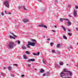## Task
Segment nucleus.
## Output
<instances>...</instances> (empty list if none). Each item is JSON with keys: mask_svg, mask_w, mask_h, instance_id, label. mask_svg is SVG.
I'll list each match as a JSON object with an SVG mask.
<instances>
[{"mask_svg": "<svg viewBox=\"0 0 78 78\" xmlns=\"http://www.w3.org/2000/svg\"><path fill=\"white\" fill-rule=\"evenodd\" d=\"M16 46V44H14V43L13 42L10 41L8 45V48L9 49H12Z\"/></svg>", "mask_w": 78, "mask_h": 78, "instance_id": "f257e3e1", "label": "nucleus"}, {"mask_svg": "<svg viewBox=\"0 0 78 78\" xmlns=\"http://www.w3.org/2000/svg\"><path fill=\"white\" fill-rule=\"evenodd\" d=\"M28 44L27 45V46L28 48H30V47L29 45H31V46H32V47H34L35 45V43L30 41H28Z\"/></svg>", "mask_w": 78, "mask_h": 78, "instance_id": "f03ea898", "label": "nucleus"}, {"mask_svg": "<svg viewBox=\"0 0 78 78\" xmlns=\"http://www.w3.org/2000/svg\"><path fill=\"white\" fill-rule=\"evenodd\" d=\"M4 5L7 8L9 7V1H5L4 2Z\"/></svg>", "mask_w": 78, "mask_h": 78, "instance_id": "7ed1b4c3", "label": "nucleus"}, {"mask_svg": "<svg viewBox=\"0 0 78 78\" xmlns=\"http://www.w3.org/2000/svg\"><path fill=\"white\" fill-rule=\"evenodd\" d=\"M77 12V11L75 9H74L73 14V16L74 17H76V16H77V13H76Z\"/></svg>", "mask_w": 78, "mask_h": 78, "instance_id": "20e7f679", "label": "nucleus"}, {"mask_svg": "<svg viewBox=\"0 0 78 78\" xmlns=\"http://www.w3.org/2000/svg\"><path fill=\"white\" fill-rule=\"evenodd\" d=\"M66 73H64V71H62V72H61L60 74V77H62L64 76H65Z\"/></svg>", "mask_w": 78, "mask_h": 78, "instance_id": "39448f33", "label": "nucleus"}, {"mask_svg": "<svg viewBox=\"0 0 78 78\" xmlns=\"http://www.w3.org/2000/svg\"><path fill=\"white\" fill-rule=\"evenodd\" d=\"M39 27H44V28H47V26L44 25V24L43 23H41V25H38Z\"/></svg>", "mask_w": 78, "mask_h": 78, "instance_id": "423d86ee", "label": "nucleus"}, {"mask_svg": "<svg viewBox=\"0 0 78 78\" xmlns=\"http://www.w3.org/2000/svg\"><path fill=\"white\" fill-rule=\"evenodd\" d=\"M35 61V59L34 58H32L30 59H29L27 60V62H34Z\"/></svg>", "mask_w": 78, "mask_h": 78, "instance_id": "0eeeda50", "label": "nucleus"}, {"mask_svg": "<svg viewBox=\"0 0 78 78\" xmlns=\"http://www.w3.org/2000/svg\"><path fill=\"white\" fill-rule=\"evenodd\" d=\"M46 76H50V71H47L46 73Z\"/></svg>", "mask_w": 78, "mask_h": 78, "instance_id": "6e6552de", "label": "nucleus"}, {"mask_svg": "<svg viewBox=\"0 0 78 78\" xmlns=\"http://www.w3.org/2000/svg\"><path fill=\"white\" fill-rule=\"evenodd\" d=\"M29 20L28 19H25L23 20V22L24 23H26L27 22H28Z\"/></svg>", "mask_w": 78, "mask_h": 78, "instance_id": "1a4fd4ad", "label": "nucleus"}, {"mask_svg": "<svg viewBox=\"0 0 78 78\" xmlns=\"http://www.w3.org/2000/svg\"><path fill=\"white\" fill-rule=\"evenodd\" d=\"M42 61L43 63H44V64H45V63L46 62V61H45V59H44V58H42Z\"/></svg>", "mask_w": 78, "mask_h": 78, "instance_id": "9d476101", "label": "nucleus"}, {"mask_svg": "<svg viewBox=\"0 0 78 78\" xmlns=\"http://www.w3.org/2000/svg\"><path fill=\"white\" fill-rule=\"evenodd\" d=\"M40 54V53L39 52H38L37 53H33V55H34L35 56H36L37 55H39Z\"/></svg>", "mask_w": 78, "mask_h": 78, "instance_id": "9b49d317", "label": "nucleus"}, {"mask_svg": "<svg viewBox=\"0 0 78 78\" xmlns=\"http://www.w3.org/2000/svg\"><path fill=\"white\" fill-rule=\"evenodd\" d=\"M68 73H69V74L70 76H72V72L69 71H68Z\"/></svg>", "mask_w": 78, "mask_h": 78, "instance_id": "f8f14e48", "label": "nucleus"}, {"mask_svg": "<svg viewBox=\"0 0 78 78\" xmlns=\"http://www.w3.org/2000/svg\"><path fill=\"white\" fill-rule=\"evenodd\" d=\"M45 72V70H44L43 69H41L40 71V73H44Z\"/></svg>", "mask_w": 78, "mask_h": 78, "instance_id": "ddd939ff", "label": "nucleus"}, {"mask_svg": "<svg viewBox=\"0 0 78 78\" xmlns=\"http://www.w3.org/2000/svg\"><path fill=\"white\" fill-rule=\"evenodd\" d=\"M63 70L64 71L63 72H64V73H65V72H69V71L67 70L66 69H63Z\"/></svg>", "mask_w": 78, "mask_h": 78, "instance_id": "4468645a", "label": "nucleus"}, {"mask_svg": "<svg viewBox=\"0 0 78 78\" xmlns=\"http://www.w3.org/2000/svg\"><path fill=\"white\" fill-rule=\"evenodd\" d=\"M59 64L60 66H63V65H64V62H60L59 63Z\"/></svg>", "mask_w": 78, "mask_h": 78, "instance_id": "2eb2a0df", "label": "nucleus"}, {"mask_svg": "<svg viewBox=\"0 0 78 78\" xmlns=\"http://www.w3.org/2000/svg\"><path fill=\"white\" fill-rule=\"evenodd\" d=\"M61 27L62 28H63V30H64V31H66V28H65V27H64V26H63V25L61 26Z\"/></svg>", "mask_w": 78, "mask_h": 78, "instance_id": "dca6fc26", "label": "nucleus"}, {"mask_svg": "<svg viewBox=\"0 0 78 78\" xmlns=\"http://www.w3.org/2000/svg\"><path fill=\"white\" fill-rule=\"evenodd\" d=\"M8 69L9 70H11V69H12V67H11V66H9L7 67Z\"/></svg>", "mask_w": 78, "mask_h": 78, "instance_id": "f3484780", "label": "nucleus"}, {"mask_svg": "<svg viewBox=\"0 0 78 78\" xmlns=\"http://www.w3.org/2000/svg\"><path fill=\"white\" fill-rule=\"evenodd\" d=\"M63 37L64 39H67V37L66 36L63 35Z\"/></svg>", "mask_w": 78, "mask_h": 78, "instance_id": "a211bd4d", "label": "nucleus"}, {"mask_svg": "<svg viewBox=\"0 0 78 78\" xmlns=\"http://www.w3.org/2000/svg\"><path fill=\"white\" fill-rule=\"evenodd\" d=\"M22 49H23V50H25V49H26V48H26V47L25 46H23L22 47Z\"/></svg>", "mask_w": 78, "mask_h": 78, "instance_id": "6ab92c4d", "label": "nucleus"}, {"mask_svg": "<svg viewBox=\"0 0 78 78\" xmlns=\"http://www.w3.org/2000/svg\"><path fill=\"white\" fill-rule=\"evenodd\" d=\"M31 41H32V42H33V41H34L35 42V43H37V42L36 41V40L32 39L31 40Z\"/></svg>", "mask_w": 78, "mask_h": 78, "instance_id": "aec40b11", "label": "nucleus"}, {"mask_svg": "<svg viewBox=\"0 0 78 78\" xmlns=\"http://www.w3.org/2000/svg\"><path fill=\"white\" fill-rule=\"evenodd\" d=\"M10 34H12V35H13V36H14V37H17V36L15 35L14 34L12 33V32H10Z\"/></svg>", "mask_w": 78, "mask_h": 78, "instance_id": "412c9836", "label": "nucleus"}, {"mask_svg": "<svg viewBox=\"0 0 78 78\" xmlns=\"http://www.w3.org/2000/svg\"><path fill=\"white\" fill-rule=\"evenodd\" d=\"M67 23L69 26L71 24H72V23H71V22H68Z\"/></svg>", "mask_w": 78, "mask_h": 78, "instance_id": "4be33fe9", "label": "nucleus"}, {"mask_svg": "<svg viewBox=\"0 0 78 78\" xmlns=\"http://www.w3.org/2000/svg\"><path fill=\"white\" fill-rule=\"evenodd\" d=\"M26 53H27V55H30V52H29L28 51H27L26 52Z\"/></svg>", "mask_w": 78, "mask_h": 78, "instance_id": "5701e85b", "label": "nucleus"}, {"mask_svg": "<svg viewBox=\"0 0 78 78\" xmlns=\"http://www.w3.org/2000/svg\"><path fill=\"white\" fill-rule=\"evenodd\" d=\"M63 19V20H66V21H68V22H69V19Z\"/></svg>", "mask_w": 78, "mask_h": 78, "instance_id": "b1692460", "label": "nucleus"}, {"mask_svg": "<svg viewBox=\"0 0 78 78\" xmlns=\"http://www.w3.org/2000/svg\"><path fill=\"white\" fill-rule=\"evenodd\" d=\"M23 57L24 59H27V57H26V55H23Z\"/></svg>", "mask_w": 78, "mask_h": 78, "instance_id": "393cba45", "label": "nucleus"}, {"mask_svg": "<svg viewBox=\"0 0 78 78\" xmlns=\"http://www.w3.org/2000/svg\"><path fill=\"white\" fill-rule=\"evenodd\" d=\"M56 67H58V68H59V67H60V66H59L58 64H56L55 65Z\"/></svg>", "mask_w": 78, "mask_h": 78, "instance_id": "a878e982", "label": "nucleus"}, {"mask_svg": "<svg viewBox=\"0 0 78 78\" xmlns=\"http://www.w3.org/2000/svg\"><path fill=\"white\" fill-rule=\"evenodd\" d=\"M59 46H60V44H58L57 45V47H58V48L59 47Z\"/></svg>", "mask_w": 78, "mask_h": 78, "instance_id": "bb28decb", "label": "nucleus"}, {"mask_svg": "<svg viewBox=\"0 0 78 78\" xmlns=\"http://www.w3.org/2000/svg\"><path fill=\"white\" fill-rule=\"evenodd\" d=\"M59 20L60 22H62L63 21V19L62 18H60Z\"/></svg>", "mask_w": 78, "mask_h": 78, "instance_id": "cd10ccee", "label": "nucleus"}, {"mask_svg": "<svg viewBox=\"0 0 78 78\" xmlns=\"http://www.w3.org/2000/svg\"><path fill=\"white\" fill-rule=\"evenodd\" d=\"M17 43H18V44H20V41H17Z\"/></svg>", "mask_w": 78, "mask_h": 78, "instance_id": "c85d7f7f", "label": "nucleus"}, {"mask_svg": "<svg viewBox=\"0 0 78 78\" xmlns=\"http://www.w3.org/2000/svg\"><path fill=\"white\" fill-rule=\"evenodd\" d=\"M23 8L24 9V10L27 11V9L25 8V6L24 5L23 6Z\"/></svg>", "mask_w": 78, "mask_h": 78, "instance_id": "c756f323", "label": "nucleus"}, {"mask_svg": "<svg viewBox=\"0 0 78 78\" xmlns=\"http://www.w3.org/2000/svg\"><path fill=\"white\" fill-rule=\"evenodd\" d=\"M23 8L24 9V10L27 11V9L25 8V6L24 5L23 6Z\"/></svg>", "mask_w": 78, "mask_h": 78, "instance_id": "7c9ffc66", "label": "nucleus"}, {"mask_svg": "<svg viewBox=\"0 0 78 78\" xmlns=\"http://www.w3.org/2000/svg\"><path fill=\"white\" fill-rule=\"evenodd\" d=\"M52 53H56V52H55V50H52Z\"/></svg>", "mask_w": 78, "mask_h": 78, "instance_id": "2f4dec72", "label": "nucleus"}, {"mask_svg": "<svg viewBox=\"0 0 78 78\" xmlns=\"http://www.w3.org/2000/svg\"><path fill=\"white\" fill-rule=\"evenodd\" d=\"M46 76V73H44L43 74V76Z\"/></svg>", "mask_w": 78, "mask_h": 78, "instance_id": "473e14b6", "label": "nucleus"}, {"mask_svg": "<svg viewBox=\"0 0 78 78\" xmlns=\"http://www.w3.org/2000/svg\"><path fill=\"white\" fill-rule=\"evenodd\" d=\"M68 35L69 36H72V34H70V33H68Z\"/></svg>", "mask_w": 78, "mask_h": 78, "instance_id": "72a5a7b5", "label": "nucleus"}, {"mask_svg": "<svg viewBox=\"0 0 78 78\" xmlns=\"http://www.w3.org/2000/svg\"><path fill=\"white\" fill-rule=\"evenodd\" d=\"M13 66H16V67H17V64H14L13 65Z\"/></svg>", "mask_w": 78, "mask_h": 78, "instance_id": "f704fd0d", "label": "nucleus"}, {"mask_svg": "<svg viewBox=\"0 0 78 78\" xmlns=\"http://www.w3.org/2000/svg\"><path fill=\"white\" fill-rule=\"evenodd\" d=\"M53 42H51V43H50V45L51 46H52V45H53Z\"/></svg>", "mask_w": 78, "mask_h": 78, "instance_id": "c9c22d12", "label": "nucleus"}, {"mask_svg": "<svg viewBox=\"0 0 78 78\" xmlns=\"http://www.w3.org/2000/svg\"><path fill=\"white\" fill-rule=\"evenodd\" d=\"M1 15L2 16H4V13H3V12H1Z\"/></svg>", "mask_w": 78, "mask_h": 78, "instance_id": "e433bc0d", "label": "nucleus"}, {"mask_svg": "<svg viewBox=\"0 0 78 78\" xmlns=\"http://www.w3.org/2000/svg\"><path fill=\"white\" fill-rule=\"evenodd\" d=\"M70 48H71V49H72V46H70L68 48V50H69Z\"/></svg>", "mask_w": 78, "mask_h": 78, "instance_id": "4c0bfd02", "label": "nucleus"}, {"mask_svg": "<svg viewBox=\"0 0 78 78\" xmlns=\"http://www.w3.org/2000/svg\"><path fill=\"white\" fill-rule=\"evenodd\" d=\"M75 9H78V6H77L76 5H75Z\"/></svg>", "mask_w": 78, "mask_h": 78, "instance_id": "58836bf2", "label": "nucleus"}, {"mask_svg": "<svg viewBox=\"0 0 78 78\" xmlns=\"http://www.w3.org/2000/svg\"><path fill=\"white\" fill-rule=\"evenodd\" d=\"M9 37L10 38V39H12V36L11 35Z\"/></svg>", "mask_w": 78, "mask_h": 78, "instance_id": "ea45409f", "label": "nucleus"}, {"mask_svg": "<svg viewBox=\"0 0 78 78\" xmlns=\"http://www.w3.org/2000/svg\"><path fill=\"white\" fill-rule=\"evenodd\" d=\"M11 76L12 77H14V76L13 74H11Z\"/></svg>", "mask_w": 78, "mask_h": 78, "instance_id": "a19ab883", "label": "nucleus"}, {"mask_svg": "<svg viewBox=\"0 0 78 78\" xmlns=\"http://www.w3.org/2000/svg\"><path fill=\"white\" fill-rule=\"evenodd\" d=\"M68 16L69 17H72V15H68Z\"/></svg>", "mask_w": 78, "mask_h": 78, "instance_id": "79ce46f5", "label": "nucleus"}, {"mask_svg": "<svg viewBox=\"0 0 78 78\" xmlns=\"http://www.w3.org/2000/svg\"><path fill=\"white\" fill-rule=\"evenodd\" d=\"M76 30H77V31H78V27H76Z\"/></svg>", "mask_w": 78, "mask_h": 78, "instance_id": "37998d69", "label": "nucleus"}, {"mask_svg": "<svg viewBox=\"0 0 78 78\" xmlns=\"http://www.w3.org/2000/svg\"><path fill=\"white\" fill-rule=\"evenodd\" d=\"M52 31H53V32H54V33H55V32H56V31L55 30H52Z\"/></svg>", "mask_w": 78, "mask_h": 78, "instance_id": "c03bdc74", "label": "nucleus"}, {"mask_svg": "<svg viewBox=\"0 0 78 78\" xmlns=\"http://www.w3.org/2000/svg\"><path fill=\"white\" fill-rule=\"evenodd\" d=\"M28 66L29 67H31V65L30 64H28Z\"/></svg>", "mask_w": 78, "mask_h": 78, "instance_id": "a18cd8bd", "label": "nucleus"}, {"mask_svg": "<svg viewBox=\"0 0 78 78\" xmlns=\"http://www.w3.org/2000/svg\"><path fill=\"white\" fill-rule=\"evenodd\" d=\"M21 8V7L20 6H18V9H20Z\"/></svg>", "mask_w": 78, "mask_h": 78, "instance_id": "49530a36", "label": "nucleus"}, {"mask_svg": "<svg viewBox=\"0 0 78 78\" xmlns=\"http://www.w3.org/2000/svg\"><path fill=\"white\" fill-rule=\"evenodd\" d=\"M2 75H5V73H2Z\"/></svg>", "mask_w": 78, "mask_h": 78, "instance_id": "de8ad7c7", "label": "nucleus"}, {"mask_svg": "<svg viewBox=\"0 0 78 78\" xmlns=\"http://www.w3.org/2000/svg\"><path fill=\"white\" fill-rule=\"evenodd\" d=\"M68 31H69V32L70 31V30L69 29H68Z\"/></svg>", "mask_w": 78, "mask_h": 78, "instance_id": "09e8293b", "label": "nucleus"}, {"mask_svg": "<svg viewBox=\"0 0 78 78\" xmlns=\"http://www.w3.org/2000/svg\"><path fill=\"white\" fill-rule=\"evenodd\" d=\"M41 10H42V11H44V8H42Z\"/></svg>", "mask_w": 78, "mask_h": 78, "instance_id": "8fccbe9b", "label": "nucleus"}, {"mask_svg": "<svg viewBox=\"0 0 78 78\" xmlns=\"http://www.w3.org/2000/svg\"><path fill=\"white\" fill-rule=\"evenodd\" d=\"M48 41H50V39L48 38L47 39Z\"/></svg>", "mask_w": 78, "mask_h": 78, "instance_id": "3c124183", "label": "nucleus"}, {"mask_svg": "<svg viewBox=\"0 0 78 78\" xmlns=\"http://www.w3.org/2000/svg\"><path fill=\"white\" fill-rule=\"evenodd\" d=\"M25 76L24 75H21V76H22V77H23V76Z\"/></svg>", "mask_w": 78, "mask_h": 78, "instance_id": "603ef678", "label": "nucleus"}, {"mask_svg": "<svg viewBox=\"0 0 78 78\" xmlns=\"http://www.w3.org/2000/svg\"><path fill=\"white\" fill-rule=\"evenodd\" d=\"M39 2H41V1H42V0H38Z\"/></svg>", "mask_w": 78, "mask_h": 78, "instance_id": "864d4df0", "label": "nucleus"}, {"mask_svg": "<svg viewBox=\"0 0 78 78\" xmlns=\"http://www.w3.org/2000/svg\"><path fill=\"white\" fill-rule=\"evenodd\" d=\"M5 14H6V10H5Z\"/></svg>", "mask_w": 78, "mask_h": 78, "instance_id": "5fc2aeb1", "label": "nucleus"}, {"mask_svg": "<svg viewBox=\"0 0 78 78\" xmlns=\"http://www.w3.org/2000/svg\"><path fill=\"white\" fill-rule=\"evenodd\" d=\"M56 27H57L56 26H54L55 28H56Z\"/></svg>", "mask_w": 78, "mask_h": 78, "instance_id": "6e6d98bb", "label": "nucleus"}, {"mask_svg": "<svg viewBox=\"0 0 78 78\" xmlns=\"http://www.w3.org/2000/svg\"><path fill=\"white\" fill-rule=\"evenodd\" d=\"M70 6H71V5H68V6H69V7H70Z\"/></svg>", "mask_w": 78, "mask_h": 78, "instance_id": "4d7b16f0", "label": "nucleus"}, {"mask_svg": "<svg viewBox=\"0 0 78 78\" xmlns=\"http://www.w3.org/2000/svg\"><path fill=\"white\" fill-rule=\"evenodd\" d=\"M12 39H15V38L14 37H12Z\"/></svg>", "mask_w": 78, "mask_h": 78, "instance_id": "13d9d810", "label": "nucleus"}, {"mask_svg": "<svg viewBox=\"0 0 78 78\" xmlns=\"http://www.w3.org/2000/svg\"><path fill=\"white\" fill-rule=\"evenodd\" d=\"M9 14H11V13H10V12H9Z\"/></svg>", "mask_w": 78, "mask_h": 78, "instance_id": "bf43d9fd", "label": "nucleus"}, {"mask_svg": "<svg viewBox=\"0 0 78 78\" xmlns=\"http://www.w3.org/2000/svg\"><path fill=\"white\" fill-rule=\"evenodd\" d=\"M35 70H37V69H35Z\"/></svg>", "mask_w": 78, "mask_h": 78, "instance_id": "052dcab7", "label": "nucleus"}, {"mask_svg": "<svg viewBox=\"0 0 78 78\" xmlns=\"http://www.w3.org/2000/svg\"><path fill=\"white\" fill-rule=\"evenodd\" d=\"M66 66H69V64H66Z\"/></svg>", "mask_w": 78, "mask_h": 78, "instance_id": "680f3d73", "label": "nucleus"}, {"mask_svg": "<svg viewBox=\"0 0 78 78\" xmlns=\"http://www.w3.org/2000/svg\"><path fill=\"white\" fill-rule=\"evenodd\" d=\"M4 69H6V68L5 67H4Z\"/></svg>", "mask_w": 78, "mask_h": 78, "instance_id": "e2e57ef3", "label": "nucleus"}, {"mask_svg": "<svg viewBox=\"0 0 78 78\" xmlns=\"http://www.w3.org/2000/svg\"><path fill=\"white\" fill-rule=\"evenodd\" d=\"M62 78H67V77H62Z\"/></svg>", "mask_w": 78, "mask_h": 78, "instance_id": "0e129e2a", "label": "nucleus"}, {"mask_svg": "<svg viewBox=\"0 0 78 78\" xmlns=\"http://www.w3.org/2000/svg\"><path fill=\"white\" fill-rule=\"evenodd\" d=\"M55 2H58V1H57V0L55 1Z\"/></svg>", "mask_w": 78, "mask_h": 78, "instance_id": "69168bd1", "label": "nucleus"}, {"mask_svg": "<svg viewBox=\"0 0 78 78\" xmlns=\"http://www.w3.org/2000/svg\"><path fill=\"white\" fill-rule=\"evenodd\" d=\"M44 38H45V36H44Z\"/></svg>", "mask_w": 78, "mask_h": 78, "instance_id": "338daca9", "label": "nucleus"}, {"mask_svg": "<svg viewBox=\"0 0 78 78\" xmlns=\"http://www.w3.org/2000/svg\"><path fill=\"white\" fill-rule=\"evenodd\" d=\"M58 52H59V51H58Z\"/></svg>", "mask_w": 78, "mask_h": 78, "instance_id": "774afa93", "label": "nucleus"}]
</instances>
